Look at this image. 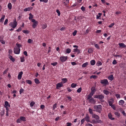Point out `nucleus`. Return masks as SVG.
I'll return each instance as SVG.
<instances>
[{
    "instance_id": "obj_1",
    "label": "nucleus",
    "mask_w": 126,
    "mask_h": 126,
    "mask_svg": "<svg viewBox=\"0 0 126 126\" xmlns=\"http://www.w3.org/2000/svg\"><path fill=\"white\" fill-rule=\"evenodd\" d=\"M94 108L95 110V111L100 113L101 111L102 110V107L101 105H95L94 107Z\"/></svg>"
},
{
    "instance_id": "obj_2",
    "label": "nucleus",
    "mask_w": 126,
    "mask_h": 126,
    "mask_svg": "<svg viewBox=\"0 0 126 126\" xmlns=\"http://www.w3.org/2000/svg\"><path fill=\"white\" fill-rule=\"evenodd\" d=\"M17 23L16 19L15 18L13 22H11L9 24V25L13 28H15L16 26Z\"/></svg>"
},
{
    "instance_id": "obj_3",
    "label": "nucleus",
    "mask_w": 126,
    "mask_h": 126,
    "mask_svg": "<svg viewBox=\"0 0 126 126\" xmlns=\"http://www.w3.org/2000/svg\"><path fill=\"white\" fill-rule=\"evenodd\" d=\"M20 51V48L16 47H14V52L15 54H18L19 53Z\"/></svg>"
},
{
    "instance_id": "obj_4",
    "label": "nucleus",
    "mask_w": 126,
    "mask_h": 126,
    "mask_svg": "<svg viewBox=\"0 0 126 126\" xmlns=\"http://www.w3.org/2000/svg\"><path fill=\"white\" fill-rule=\"evenodd\" d=\"M67 56H61L60 58V59L61 62H63L67 60Z\"/></svg>"
},
{
    "instance_id": "obj_5",
    "label": "nucleus",
    "mask_w": 126,
    "mask_h": 126,
    "mask_svg": "<svg viewBox=\"0 0 126 126\" xmlns=\"http://www.w3.org/2000/svg\"><path fill=\"white\" fill-rule=\"evenodd\" d=\"M104 96L103 94L98 95V98L100 99L101 102H104V101L103 100V99L104 98Z\"/></svg>"
},
{
    "instance_id": "obj_6",
    "label": "nucleus",
    "mask_w": 126,
    "mask_h": 126,
    "mask_svg": "<svg viewBox=\"0 0 126 126\" xmlns=\"http://www.w3.org/2000/svg\"><path fill=\"white\" fill-rule=\"evenodd\" d=\"M100 83L102 84H106L108 83V82L107 79L101 80L100 81Z\"/></svg>"
},
{
    "instance_id": "obj_7",
    "label": "nucleus",
    "mask_w": 126,
    "mask_h": 126,
    "mask_svg": "<svg viewBox=\"0 0 126 126\" xmlns=\"http://www.w3.org/2000/svg\"><path fill=\"white\" fill-rule=\"evenodd\" d=\"M84 118H85V120L86 121L91 122L89 120L90 117L88 114H86V116Z\"/></svg>"
},
{
    "instance_id": "obj_8",
    "label": "nucleus",
    "mask_w": 126,
    "mask_h": 126,
    "mask_svg": "<svg viewBox=\"0 0 126 126\" xmlns=\"http://www.w3.org/2000/svg\"><path fill=\"white\" fill-rule=\"evenodd\" d=\"M119 45L120 47L122 48H125L126 47V46L123 43H119Z\"/></svg>"
},
{
    "instance_id": "obj_9",
    "label": "nucleus",
    "mask_w": 126,
    "mask_h": 126,
    "mask_svg": "<svg viewBox=\"0 0 126 126\" xmlns=\"http://www.w3.org/2000/svg\"><path fill=\"white\" fill-rule=\"evenodd\" d=\"M92 117L96 120H98L99 119V116L97 115H96L95 114H93V115H92Z\"/></svg>"
},
{
    "instance_id": "obj_10",
    "label": "nucleus",
    "mask_w": 126,
    "mask_h": 126,
    "mask_svg": "<svg viewBox=\"0 0 126 126\" xmlns=\"http://www.w3.org/2000/svg\"><path fill=\"white\" fill-rule=\"evenodd\" d=\"M23 73L22 71H21L19 73L18 76V79H21Z\"/></svg>"
},
{
    "instance_id": "obj_11",
    "label": "nucleus",
    "mask_w": 126,
    "mask_h": 126,
    "mask_svg": "<svg viewBox=\"0 0 126 126\" xmlns=\"http://www.w3.org/2000/svg\"><path fill=\"white\" fill-rule=\"evenodd\" d=\"M63 84L62 83H58L56 85V88L59 89V88L62 87L63 86Z\"/></svg>"
},
{
    "instance_id": "obj_12",
    "label": "nucleus",
    "mask_w": 126,
    "mask_h": 126,
    "mask_svg": "<svg viewBox=\"0 0 126 126\" xmlns=\"http://www.w3.org/2000/svg\"><path fill=\"white\" fill-rule=\"evenodd\" d=\"M108 79L112 81L114 79V77L112 75H110L108 77Z\"/></svg>"
},
{
    "instance_id": "obj_13",
    "label": "nucleus",
    "mask_w": 126,
    "mask_h": 126,
    "mask_svg": "<svg viewBox=\"0 0 126 126\" xmlns=\"http://www.w3.org/2000/svg\"><path fill=\"white\" fill-rule=\"evenodd\" d=\"M89 100V102H90L93 103H95V101L94 98L92 97Z\"/></svg>"
},
{
    "instance_id": "obj_14",
    "label": "nucleus",
    "mask_w": 126,
    "mask_h": 126,
    "mask_svg": "<svg viewBox=\"0 0 126 126\" xmlns=\"http://www.w3.org/2000/svg\"><path fill=\"white\" fill-rule=\"evenodd\" d=\"M32 9V7H28L25 9L24 11H30Z\"/></svg>"
},
{
    "instance_id": "obj_15",
    "label": "nucleus",
    "mask_w": 126,
    "mask_h": 126,
    "mask_svg": "<svg viewBox=\"0 0 126 126\" xmlns=\"http://www.w3.org/2000/svg\"><path fill=\"white\" fill-rule=\"evenodd\" d=\"M108 116L109 118L111 120H114V118L112 117V115L110 113H109Z\"/></svg>"
},
{
    "instance_id": "obj_16",
    "label": "nucleus",
    "mask_w": 126,
    "mask_h": 126,
    "mask_svg": "<svg viewBox=\"0 0 126 126\" xmlns=\"http://www.w3.org/2000/svg\"><path fill=\"white\" fill-rule=\"evenodd\" d=\"M91 90L92 92H94V93L96 90V89H95V87H92V88H91Z\"/></svg>"
},
{
    "instance_id": "obj_17",
    "label": "nucleus",
    "mask_w": 126,
    "mask_h": 126,
    "mask_svg": "<svg viewBox=\"0 0 126 126\" xmlns=\"http://www.w3.org/2000/svg\"><path fill=\"white\" fill-rule=\"evenodd\" d=\"M37 21H36V22L33 23V24L32 26L33 28H34L37 25Z\"/></svg>"
},
{
    "instance_id": "obj_18",
    "label": "nucleus",
    "mask_w": 126,
    "mask_h": 126,
    "mask_svg": "<svg viewBox=\"0 0 126 126\" xmlns=\"http://www.w3.org/2000/svg\"><path fill=\"white\" fill-rule=\"evenodd\" d=\"M4 106H8L10 107V105L9 104L8 102L7 101H5V102Z\"/></svg>"
},
{
    "instance_id": "obj_19",
    "label": "nucleus",
    "mask_w": 126,
    "mask_h": 126,
    "mask_svg": "<svg viewBox=\"0 0 126 126\" xmlns=\"http://www.w3.org/2000/svg\"><path fill=\"white\" fill-rule=\"evenodd\" d=\"M9 58L13 62H14L15 61V59L13 57L10 55H9Z\"/></svg>"
},
{
    "instance_id": "obj_20",
    "label": "nucleus",
    "mask_w": 126,
    "mask_h": 126,
    "mask_svg": "<svg viewBox=\"0 0 126 126\" xmlns=\"http://www.w3.org/2000/svg\"><path fill=\"white\" fill-rule=\"evenodd\" d=\"M124 103V101L122 100H121L119 101V104L120 105H122Z\"/></svg>"
},
{
    "instance_id": "obj_21",
    "label": "nucleus",
    "mask_w": 126,
    "mask_h": 126,
    "mask_svg": "<svg viewBox=\"0 0 126 126\" xmlns=\"http://www.w3.org/2000/svg\"><path fill=\"white\" fill-rule=\"evenodd\" d=\"M34 81L35 83L37 84H38L40 83V82L38 79L37 78L35 79H34Z\"/></svg>"
},
{
    "instance_id": "obj_22",
    "label": "nucleus",
    "mask_w": 126,
    "mask_h": 126,
    "mask_svg": "<svg viewBox=\"0 0 126 126\" xmlns=\"http://www.w3.org/2000/svg\"><path fill=\"white\" fill-rule=\"evenodd\" d=\"M12 5L11 3H9L8 5V8L10 9L11 10L12 9Z\"/></svg>"
},
{
    "instance_id": "obj_23",
    "label": "nucleus",
    "mask_w": 126,
    "mask_h": 126,
    "mask_svg": "<svg viewBox=\"0 0 126 126\" xmlns=\"http://www.w3.org/2000/svg\"><path fill=\"white\" fill-rule=\"evenodd\" d=\"M20 118L21 121H26V118L24 117L21 116L20 117Z\"/></svg>"
},
{
    "instance_id": "obj_24",
    "label": "nucleus",
    "mask_w": 126,
    "mask_h": 126,
    "mask_svg": "<svg viewBox=\"0 0 126 126\" xmlns=\"http://www.w3.org/2000/svg\"><path fill=\"white\" fill-rule=\"evenodd\" d=\"M90 63L91 65H94L95 63V61L94 60H93L90 61Z\"/></svg>"
},
{
    "instance_id": "obj_25",
    "label": "nucleus",
    "mask_w": 126,
    "mask_h": 126,
    "mask_svg": "<svg viewBox=\"0 0 126 126\" xmlns=\"http://www.w3.org/2000/svg\"><path fill=\"white\" fill-rule=\"evenodd\" d=\"M47 27V25L46 24H43L42 25V29H45Z\"/></svg>"
},
{
    "instance_id": "obj_26",
    "label": "nucleus",
    "mask_w": 126,
    "mask_h": 126,
    "mask_svg": "<svg viewBox=\"0 0 126 126\" xmlns=\"http://www.w3.org/2000/svg\"><path fill=\"white\" fill-rule=\"evenodd\" d=\"M26 82L30 84H31L32 83V81L30 80H26Z\"/></svg>"
},
{
    "instance_id": "obj_27",
    "label": "nucleus",
    "mask_w": 126,
    "mask_h": 126,
    "mask_svg": "<svg viewBox=\"0 0 126 126\" xmlns=\"http://www.w3.org/2000/svg\"><path fill=\"white\" fill-rule=\"evenodd\" d=\"M97 76L95 75H92L90 77V78L91 79L92 78H93L94 79H96L97 78Z\"/></svg>"
},
{
    "instance_id": "obj_28",
    "label": "nucleus",
    "mask_w": 126,
    "mask_h": 126,
    "mask_svg": "<svg viewBox=\"0 0 126 126\" xmlns=\"http://www.w3.org/2000/svg\"><path fill=\"white\" fill-rule=\"evenodd\" d=\"M70 52L71 49L69 48L65 50L66 52L67 53H69Z\"/></svg>"
},
{
    "instance_id": "obj_29",
    "label": "nucleus",
    "mask_w": 126,
    "mask_h": 126,
    "mask_svg": "<svg viewBox=\"0 0 126 126\" xmlns=\"http://www.w3.org/2000/svg\"><path fill=\"white\" fill-rule=\"evenodd\" d=\"M2 38H1V37L0 38V42L3 44H5V41L2 40Z\"/></svg>"
},
{
    "instance_id": "obj_30",
    "label": "nucleus",
    "mask_w": 126,
    "mask_h": 126,
    "mask_svg": "<svg viewBox=\"0 0 126 126\" xmlns=\"http://www.w3.org/2000/svg\"><path fill=\"white\" fill-rule=\"evenodd\" d=\"M103 92L105 94H106V95H108L110 93L108 91L105 90H104L103 91Z\"/></svg>"
},
{
    "instance_id": "obj_31",
    "label": "nucleus",
    "mask_w": 126,
    "mask_h": 126,
    "mask_svg": "<svg viewBox=\"0 0 126 126\" xmlns=\"http://www.w3.org/2000/svg\"><path fill=\"white\" fill-rule=\"evenodd\" d=\"M89 111L90 114H92V115L94 114L92 110L90 108H89Z\"/></svg>"
},
{
    "instance_id": "obj_32",
    "label": "nucleus",
    "mask_w": 126,
    "mask_h": 126,
    "mask_svg": "<svg viewBox=\"0 0 126 126\" xmlns=\"http://www.w3.org/2000/svg\"><path fill=\"white\" fill-rule=\"evenodd\" d=\"M115 115L117 116L118 117H119L120 116V114L117 112H115L114 113Z\"/></svg>"
},
{
    "instance_id": "obj_33",
    "label": "nucleus",
    "mask_w": 126,
    "mask_h": 126,
    "mask_svg": "<svg viewBox=\"0 0 126 126\" xmlns=\"http://www.w3.org/2000/svg\"><path fill=\"white\" fill-rule=\"evenodd\" d=\"M2 17L0 19V22H2L3 21V20L4 18L5 17V15H2Z\"/></svg>"
},
{
    "instance_id": "obj_34",
    "label": "nucleus",
    "mask_w": 126,
    "mask_h": 126,
    "mask_svg": "<svg viewBox=\"0 0 126 126\" xmlns=\"http://www.w3.org/2000/svg\"><path fill=\"white\" fill-rule=\"evenodd\" d=\"M88 64V63L86 62L83 64L82 65V67H85Z\"/></svg>"
},
{
    "instance_id": "obj_35",
    "label": "nucleus",
    "mask_w": 126,
    "mask_h": 126,
    "mask_svg": "<svg viewBox=\"0 0 126 126\" xmlns=\"http://www.w3.org/2000/svg\"><path fill=\"white\" fill-rule=\"evenodd\" d=\"M29 15L30 16L29 17V19H31L33 18V16L31 13H30Z\"/></svg>"
},
{
    "instance_id": "obj_36",
    "label": "nucleus",
    "mask_w": 126,
    "mask_h": 126,
    "mask_svg": "<svg viewBox=\"0 0 126 126\" xmlns=\"http://www.w3.org/2000/svg\"><path fill=\"white\" fill-rule=\"evenodd\" d=\"M77 85L76 84H75L74 83H72L71 85V87L72 88H75Z\"/></svg>"
},
{
    "instance_id": "obj_37",
    "label": "nucleus",
    "mask_w": 126,
    "mask_h": 126,
    "mask_svg": "<svg viewBox=\"0 0 126 126\" xmlns=\"http://www.w3.org/2000/svg\"><path fill=\"white\" fill-rule=\"evenodd\" d=\"M62 80L63 83H65L67 81V79L66 78H63L62 79Z\"/></svg>"
},
{
    "instance_id": "obj_38",
    "label": "nucleus",
    "mask_w": 126,
    "mask_h": 126,
    "mask_svg": "<svg viewBox=\"0 0 126 126\" xmlns=\"http://www.w3.org/2000/svg\"><path fill=\"white\" fill-rule=\"evenodd\" d=\"M22 32L23 33L26 34L30 32V31L28 30H23Z\"/></svg>"
},
{
    "instance_id": "obj_39",
    "label": "nucleus",
    "mask_w": 126,
    "mask_h": 126,
    "mask_svg": "<svg viewBox=\"0 0 126 126\" xmlns=\"http://www.w3.org/2000/svg\"><path fill=\"white\" fill-rule=\"evenodd\" d=\"M96 124L97 123H102V121L100 120H96Z\"/></svg>"
},
{
    "instance_id": "obj_40",
    "label": "nucleus",
    "mask_w": 126,
    "mask_h": 126,
    "mask_svg": "<svg viewBox=\"0 0 126 126\" xmlns=\"http://www.w3.org/2000/svg\"><path fill=\"white\" fill-rule=\"evenodd\" d=\"M27 42L31 44L33 42V41L32 39H29L28 40Z\"/></svg>"
},
{
    "instance_id": "obj_41",
    "label": "nucleus",
    "mask_w": 126,
    "mask_h": 126,
    "mask_svg": "<svg viewBox=\"0 0 126 126\" xmlns=\"http://www.w3.org/2000/svg\"><path fill=\"white\" fill-rule=\"evenodd\" d=\"M35 102L34 101L32 102L30 104V105L31 107H32L35 104Z\"/></svg>"
},
{
    "instance_id": "obj_42",
    "label": "nucleus",
    "mask_w": 126,
    "mask_h": 126,
    "mask_svg": "<svg viewBox=\"0 0 126 126\" xmlns=\"http://www.w3.org/2000/svg\"><path fill=\"white\" fill-rule=\"evenodd\" d=\"M114 57H118L121 58L122 57V55H114Z\"/></svg>"
},
{
    "instance_id": "obj_43",
    "label": "nucleus",
    "mask_w": 126,
    "mask_h": 126,
    "mask_svg": "<svg viewBox=\"0 0 126 126\" xmlns=\"http://www.w3.org/2000/svg\"><path fill=\"white\" fill-rule=\"evenodd\" d=\"M81 88L80 87L77 90V92L78 93H80L81 92Z\"/></svg>"
},
{
    "instance_id": "obj_44",
    "label": "nucleus",
    "mask_w": 126,
    "mask_h": 126,
    "mask_svg": "<svg viewBox=\"0 0 126 126\" xmlns=\"http://www.w3.org/2000/svg\"><path fill=\"white\" fill-rule=\"evenodd\" d=\"M16 46L18 48H20L21 47H22V45L21 44H19L18 43L16 44Z\"/></svg>"
},
{
    "instance_id": "obj_45",
    "label": "nucleus",
    "mask_w": 126,
    "mask_h": 126,
    "mask_svg": "<svg viewBox=\"0 0 126 126\" xmlns=\"http://www.w3.org/2000/svg\"><path fill=\"white\" fill-rule=\"evenodd\" d=\"M57 64V62L52 63H51V64L53 66H55Z\"/></svg>"
},
{
    "instance_id": "obj_46",
    "label": "nucleus",
    "mask_w": 126,
    "mask_h": 126,
    "mask_svg": "<svg viewBox=\"0 0 126 126\" xmlns=\"http://www.w3.org/2000/svg\"><path fill=\"white\" fill-rule=\"evenodd\" d=\"M77 32V31L76 30H75L72 33L73 35L74 36H75L76 35Z\"/></svg>"
},
{
    "instance_id": "obj_47",
    "label": "nucleus",
    "mask_w": 126,
    "mask_h": 126,
    "mask_svg": "<svg viewBox=\"0 0 126 126\" xmlns=\"http://www.w3.org/2000/svg\"><path fill=\"white\" fill-rule=\"evenodd\" d=\"M102 64L101 62L100 61H98V63L96 64L97 66H99L100 65H101Z\"/></svg>"
},
{
    "instance_id": "obj_48",
    "label": "nucleus",
    "mask_w": 126,
    "mask_h": 126,
    "mask_svg": "<svg viewBox=\"0 0 126 126\" xmlns=\"http://www.w3.org/2000/svg\"><path fill=\"white\" fill-rule=\"evenodd\" d=\"M24 91V90L22 88H21L19 92H20V94H21V93H23V91Z\"/></svg>"
},
{
    "instance_id": "obj_49",
    "label": "nucleus",
    "mask_w": 126,
    "mask_h": 126,
    "mask_svg": "<svg viewBox=\"0 0 126 126\" xmlns=\"http://www.w3.org/2000/svg\"><path fill=\"white\" fill-rule=\"evenodd\" d=\"M24 57H21L20 58V61L21 62H23L24 61Z\"/></svg>"
},
{
    "instance_id": "obj_50",
    "label": "nucleus",
    "mask_w": 126,
    "mask_h": 126,
    "mask_svg": "<svg viewBox=\"0 0 126 126\" xmlns=\"http://www.w3.org/2000/svg\"><path fill=\"white\" fill-rule=\"evenodd\" d=\"M85 121V118H84L82 119L81 121V124H82Z\"/></svg>"
},
{
    "instance_id": "obj_51",
    "label": "nucleus",
    "mask_w": 126,
    "mask_h": 126,
    "mask_svg": "<svg viewBox=\"0 0 126 126\" xmlns=\"http://www.w3.org/2000/svg\"><path fill=\"white\" fill-rule=\"evenodd\" d=\"M117 62L115 60H113L112 62V64H115L117 63Z\"/></svg>"
},
{
    "instance_id": "obj_52",
    "label": "nucleus",
    "mask_w": 126,
    "mask_h": 126,
    "mask_svg": "<svg viewBox=\"0 0 126 126\" xmlns=\"http://www.w3.org/2000/svg\"><path fill=\"white\" fill-rule=\"evenodd\" d=\"M56 12L58 14V15L59 16L60 15V12L58 10H57Z\"/></svg>"
},
{
    "instance_id": "obj_53",
    "label": "nucleus",
    "mask_w": 126,
    "mask_h": 126,
    "mask_svg": "<svg viewBox=\"0 0 126 126\" xmlns=\"http://www.w3.org/2000/svg\"><path fill=\"white\" fill-rule=\"evenodd\" d=\"M114 23H111V24H110V25H109V26L108 27H110V28L112 27V26H113L114 25Z\"/></svg>"
},
{
    "instance_id": "obj_54",
    "label": "nucleus",
    "mask_w": 126,
    "mask_h": 126,
    "mask_svg": "<svg viewBox=\"0 0 126 126\" xmlns=\"http://www.w3.org/2000/svg\"><path fill=\"white\" fill-rule=\"evenodd\" d=\"M9 70V69L8 68H7V69L5 70L4 72H3V74H5L7 72V71Z\"/></svg>"
},
{
    "instance_id": "obj_55",
    "label": "nucleus",
    "mask_w": 126,
    "mask_h": 126,
    "mask_svg": "<svg viewBox=\"0 0 126 126\" xmlns=\"http://www.w3.org/2000/svg\"><path fill=\"white\" fill-rule=\"evenodd\" d=\"M92 97V96H91V95H90L89 94L88 95V96H87V99H90Z\"/></svg>"
},
{
    "instance_id": "obj_56",
    "label": "nucleus",
    "mask_w": 126,
    "mask_h": 126,
    "mask_svg": "<svg viewBox=\"0 0 126 126\" xmlns=\"http://www.w3.org/2000/svg\"><path fill=\"white\" fill-rule=\"evenodd\" d=\"M21 121V120L20 118H18L16 121V122L17 123H20Z\"/></svg>"
},
{
    "instance_id": "obj_57",
    "label": "nucleus",
    "mask_w": 126,
    "mask_h": 126,
    "mask_svg": "<svg viewBox=\"0 0 126 126\" xmlns=\"http://www.w3.org/2000/svg\"><path fill=\"white\" fill-rule=\"evenodd\" d=\"M8 21V19H6L4 23V25H5L7 23Z\"/></svg>"
},
{
    "instance_id": "obj_58",
    "label": "nucleus",
    "mask_w": 126,
    "mask_h": 126,
    "mask_svg": "<svg viewBox=\"0 0 126 126\" xmlns=\"http://www.w3.org/2000/svg\"><path fill=\"white\" fill-rule=\"evenodd\" d=\"M115 96L117 98H120V95L119 94H116Z\"/></svg>"
},
{
    "instance_id": "obj_59",
    "label": "nucleus",
    "mask_w": 126,
    "mask_h": 126,
    "mask_svg": "<svg viewBox=\"0 0 126 126\" xmlns=\"http://www.w3.org/2000/svg\"><path fill=\"white\" fill-rule=\"evenodd\" d=\"M109 105L110 106H112L113 105L112 103L110 101H109Z\"/></svg>"
},
{
    "instance_id": "obj_60",
    "label": "nucleus",
    "mask_w": 126,
    "mask_h": 126,
    "mask_svg": "<svg viewBox=\"0 0 126 126\" xmlns=\"http://www.w3.org/2000/svg\"><path fill=\"white\" fill-rule=\"evenodd\" d=\"M56 106H57V104H55L53 106V110H54L56 108Z\"/></svg>"
},
{
    "instance_id": "obj_61",
    "label": "nucleus",
    "mask_w": 126,
    "mask_h": 126,
    "mask_svg": "<svg viewBox=\"0 0 126 126\" xmlns=\"http://www.w3.org/2000/svg\"><path fill=\"white\" fill-rule=\"evenodd\" d=\"M22 29L21 27H19V28L16 30V31L18 32H19Z\"/></svg>"
},
{
    "instance_id": "obj_62",
    "label": "nucleus",
    "mask_w": 126,
    "mask_h": 126,
    "mask_svg": "<svg viewBox=\"0 0 126 126\" xmlns=\"http://www.w3.org/2000/svg\"><path fill=\"white\" fill-rule=\"evenodd\" d=\"M95 47H96L97 49H99V47L98 45L97 44H96L95 45Z\"/></svg>"
},
{
    "instance_id": "obj_63",
    "label": "nucleus",
    "mask_w": 126,
    "mask_h": 126,
    "mask_svg": "<svg viewBox=\"0 0 126 126\" xmlns=\"http://www.w3.org/2000/svg\"><path fill=\"white\" fill-rule=\"evenodd\" d=\"M4 111H1V112H0V114L2 116L3 115H4Z\"/></svg>"
},
{
    "instance_id": "obj_64",
    "label": "nucleus",
    "mask_w": 126,
    "mask_h": 126,
    "mask_svg": "<svg viewBox=\"0 0 126 126\" xmlns=\"http://www.w3.org/2000/svg\"><path fill=\"white\" fill-rule=\"evenodd\" d=\"M67 125L66 126H70L72 124L71 123L68 122L67 123Z\"/></svg>"
}]
</instances>
